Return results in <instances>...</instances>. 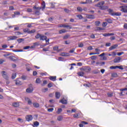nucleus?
Here are the masks:
<instances>
[{
	"label": "nucleus",
	"mask_w": 127,
	"mask_h": 127,
	"mask_svg": "<svg viewBox=\"0 0 127 127\" xmlns=\"http://www.w3.org/2000/svg\"><path fill=\"white\" fill-rule=\"evenodd\" d=\"M63 120V117L61 116L58 117V121H59V122H61V121H62Z\"/></svg>",
	"instance_id": "obj_34"
},
{
	"label": "nucleus",
	"mask_w": 127,
	"mask_h": 127,
	"mask_svg": "<svg viewBox=\"0 0 127 127\" xmlns=\"http://www.w3.org/2000/svg\"><path fill=\"white\" fill-rule=\"evenodd\" d=\"M9 40H15V39H17V37L16 36H11L8 37Z\"/></svg>",
	"instance_id": "obj_11"
},
{
	"label": "nucleus",
	"mask_w": 127,
	"mask_h": 127,
	"mask_svg": "<svg viewBox=\"0 0 127 127\" xmlns=\"http://www.w3.org/2000/svg\"><path fill=\"white\" fill-rule=\"evenodd\" d=\"M47 39V37L46 36H44L43 35H41V37L40 38V40H43L44 41V40H46Z\"/></svg>",
	"instance_id": "obj_12"
},
{
	"label": "nucleus",
	"mask_w": 127,
	"mask_h": 127,
	"mask_svg": "<svg viewBox=\"0 0 127 127\" xmlns=\"http://www.w3.org/2000/svg\"><path fill=\"white\" fill-rule=\"evenodd\" d=\"M61 56H64V57H67V56H70V55H69V53H61L60 54Z\"/></svg>",
	"instance_id": "obj_16"
},
{
	"label": "nucleus",
	"mask_w": 127,
	"mask_h": 127,
	"mask_svg": "<svg viewBox=\"0 0 127 127\" xmlns=\"http://www.w3.org/2000/svg\"><path fill=\"white\" fill-rule=\"evenodd\" d=\"M84 74L85 73L83 71H80L77 73V75H78V76H80L81 77H83V76H84Z\"/></svg>",
	"instance_id": "obj_25"
},
{
	"label": "nucleus",
	"mask_w": 127,
	"mask_h": 127,
	"mask_svg": "<svg viewBox=\"0 0 127 127\" xmlns=\"http://www.w3.org/2000/svg\"><path fill=\"white\" fill-rule=\"evenodd\" d=\"M69 37H70V36L69 35H65L63 37V39H64V40H66V39H68Z\"/></svg>",
	"instance_id": "obj_31"
},
{
	"label": "nucleus",
	"mask_w": 127,
	"mask_h": 127,
	"mask_svg": "<svg viewBox=\"0 0 127 127\" xmlns=\"http://www.w3.org/2000/svg\"><path fill=\"white\" fill-rule=\"evenodd\" d=\"M108 97H113V93H109L107 94Z\"/></svg>",
	"instance_id": "obj_58"
},
{
	"label": "nucleus",
	"mask_w": 127,
	"mask_h": 127,
	"mask_svg": "<svg viewBox=\"0 0 127 127\" xmlns=\"http://www.w3.org/2000/svg\"><path fill=\"white\" fill-rule=\"evenodd\" d=\"M2 48H4V49H5V48H7V45H3L2 46Z\"/></svg>",
	"instance_id": "obj_61"
},
{
	"label": "nucleus",
	"mask_w": 127,
	"mask_h": 127,
	"mask_svg": "<svg viewBox=\"0 0 127 127\" xmlns=\"http://www.w3.org/2000/svg\"><path fill=\"white\" fill-rule=\"evenodd\" d=\"M53 85H52V83H49L48 84V88H51V87H53Z\"/></svg>",
	"instance_id": "obj_57"
},
{
	"label": "nucleus",
	"mask_w": 127,
	"mask_h": 127,
	"mask_svg": "<svg viewBox=\"0 0 127 127\" xmlns=\"http://www.w3.org/2000/svg\"><path fill=\"white\" fill-rule=\"evenodd\" d=\"M8 59L11 61H13V62H15V61H17V60L14 59V57L10 56L8 57Z\"/></svg>",
	"instance_id": "obj_21"
},
{
	"label": "nucleus",
	"mask_w": 127,
	"mask_h": 127,
	"mask_svg": "<svg viewBox=\"0 0 127 127\" xmlns=\"http://www.w3.org/2000/svg\"><path fill=\"white\" fill-rule=\"evenodd\" d=\"M84 46V44L83 43H80L78 44V47H83Z\"/></svg>",
	"instance_id": "obj_62"
},
{
	"label": "nucleus",
	"mask_w": 127,
	"mask_h": 127,
	"mask_svg": "<svg viewBox=\"0 0 127 127\" xmlns=\"http://www.w3.org/2000/svg\"><path fill=\"white\" fill-rule=\"evenodd\" d=\"M59 49V48L58 47H54L53 50L54 51H57V52H58V50Z\"/></svg>",
	"instance_id": "obj_32"
},
{
	"label": "nucleus",
	"mask_w": 127,
	"mask_h": 127,
	"mask_svg": "<svg viewBox=\"0 0 127 127\" xmlns=\"http://www.w3.org/2000/svg\"><path fill=\"white\" fill-rule=\"evenodd\" d=\"M49 79L51 81H56V76H50Z\"/></svg>",
	"instance_id": "obj_23"
},
{
	"label": "nucleus",
	"mask_w": 127,
	"mask_h": 127,
	"mask_svg": "<svg viewBox=\"0 0 127 127\" xmlns=\"http://www.w3.org/2000/svg\"><path fill=\"white\" fill-rule=\"evenodd\" d=\"M64 10L66 13H69V12H70V10L67 8H64Z\"/></svg>",
	"instance_id": "obj_50"
},
{
	"label": "nucleus",
	"mask_w": 127,
	"mask_h": 127,
	"mask_svg": "<svg viewBox=\"0 0 127 127\" xmlns=\"http://www.w3.org/2000/svg\"><path fill=\"white\" fill-rule=\"evenodd\" d=\"M124 28H125L126 29H127V23H126V24H124Z\"/></svg>",
	"instance_id": "obj_64"
},
{
	"label": "nucleus",
	"mask_w": 127,
	"mask_h": 127,
	"mask_svg": "<svg viewBox=\"0 0 127 127\" xmlns=\"http://www.w3.org/2000/svg\"><path fill=\"white\" fill-rule=\"evenodd\" d=\"M1 75L2 77L5 79V80H8V75H7V72L5 71H1Z\"/></svg>",
	"instance_id": "obj_3"
},
{
	"label": "nucleus",
	"mask_w": 127,
	"mask_h": 127,
	"mask_svg": "<svg viewBox=\"0 0 127 127\" xmlns=\"http://www.w3.org/2000/svg\"><path fill=\"white\" fill-rule=\"evenodd\" d=\"M56 99H60L61 94L59 92H56L55 94Z\"/></svg>",
	"instance_id": "obj_15"
},
{
	"label": "nucleus",
	"mask_w": 127,
	"mask_h": 127,
	"mask_svg": "<svg viewBox=\"0 0 127 127\" xmlns=\"http://www.w3.org/2000/svg\"><path fill=\"white\" fill-rule=\"evenodd\" d=\"M15 84H16V85H17V86H20L21 85H22V83L21 82V81L19 80V79L17 78L16 79V80H15Z\"/></svg>",
	"instance_id": "obj_7"
},
{
	"label": "nucleus",
	"mask_w": 127,
	"mask_h": 127,
	"mask_svg": "<svg viewBox=\"0 0 127 127\" xmlns=\"http://www.w3.org/2000/svg\"><path fill=\"white\" fill-rule=\"evenodd\" d=\"M35 29H33V30H32L31 31H29V34H30L31 33H34V32H35Z\"/></svg>",
	"instance_id": "obj_48"
},
{
	"label": "nucleus",
	"mask_w": 127,
	"mask_h": 127,
	"mask_svg": "<svg viewBox=\"0 0 127 127\" xmlns=\"http://www.w3.org/2000/svg\"><path fill=\"white\" fill-rule=\"evenodd\" d=\"M65 32H66V31L65 29H62L59 31V34H62V33H65Z\"/></svg>",
	"instance_id": "obj_24"
},
{
	"label": "nucleus",
	"mask_w": 127,
	"mask_h": 127,
	"mask_svg": "<svg viewBox=\"0 0 127 127\" xmlns=\"http://www.w3.org/2000/svg\"><path fill=\"white\" fill-rule=\"evenodd\" d=\"M117 68H118V66H112L110 67V69H111L112 70H113V69H117Z\"/></svg>",
	"instance_id": "obj_47"
},
{
	"label": "nucleus",
	"mask_w": 127,
	"mask_h": 127,
	"mask_svg": "<svg viewBox=\"0 0 127 127\" xmlns=\"http://www.w3.org/2000/svg\"><path fill=\"white\" fill-rule=\"evenodd\" d=\"M34 126L35 127H38V126H39V122L37 121L34 122Z\"/></svg>",
	"instance_id": "obj_36"
},
{
	"label": "nucleus",
	"mask_w": 127,
	"mask_h": 127,
	"mask_svg": "<svg viewBox=\"0 0 127 127\" xmlns=\"http://www.w3.org/2000/svg\"><path fill=\"white\" fill-rule=\"evenodd\" d=\"M74 51H75V48L72 49L69 52V53H74Z\"/></svg>",
	"instance_id": "obj_56"
},
{
	"label": "nucleus",
	"mask_w": 127,
	"mask_h": 127,
	"mask_svg": "<svg viewBox=\"0 0 127 127\" xmlns=\"http://www.w3.org/2000/svg\"><path fill=\"white\" fill-rule=\"evenodd\" d=\"M91 60H96V59H97V56H93L91 57Z\"/></svg>",
	"instance_id": "obj_41"
},
{
	"label": "nucleus",
	"mask_w": 127,
	"mask_h": 127,
	"mask_svg": "<svg viewBox=\"0 0 127 127\" xmlns=\"http://www.w3.org/2000/svg\"><path fill=\"white\" fill-rule=\"evenodd\" d=\"M120 8L122 9L121 10V11H122L123 12H125V13L127 12V5L121 6L120 7Z\"/></svg>",
	"instance_id": "obj_4"
},
{
	"label": "nucleus",
	"mask_w": 127,
	"mask_h": 127,
	"mask_svg": "<svg viewBox=\"0 0 127 127\" xmlns=\"http://www.w3.org/2000/svg\"><path fill=\"white\" fill-rule=\"evenodd\" d=\"M91 2H92V0H86V3H91Z\"/></svg>",
	"instance_id": "obj_59"
},
{
	"label": "nucleus",
	"mask_w": 127,
	"mask_h": 127,
	"mask_svg": "<svg viewBox=\"0 0 127 127\" xmlns=\"http://www.w3.org/2000/svg\"><path fill=\"white\" fill-rule=\"evenodd\" d=\"M103 36L107 37V36H112L113 35H115L114 33H104L102 34Z\"/></svg>",
	"instance_id": "obj_14"
},
{
	"label": "nucleus",
	"mask_w": 127,
	"mask_h": 127,
	"mask_svg": "<svg viewBox=\"0 0 127 127\" xmlns=\"http://www.w3.org/2000/svg\"><path fill=\"white\" fill-rule=\"evenodd\" d=\"M96 54H97V55H99V54H100V53L97 52V53H90L89 54V55H96Z\"/></svg>",
	"instance_id": "obj_40"
},
{
	"label": "nucleus",
	"mask_w": 127,
	"mask_h": 127,
	"mask_svg": "<svg viewBox=\"0 0 127 127\" xmlns=\"http://www.w3.org/2000/svg\"><path fill=\"white\" fill-rule=\"evenodd\" d=\"M42 7H37L36 6H34L33 7V9H34L35 11L36 10H40V9H41L42 8V10H44V9H45V1H43L42 3Z\"/></svg>",
	"instance_id": "obj_1"
},
{
	"label": "nucleus",
	"mask_w": 127,
	"mask_h": 127,
	"mask_svg": "<svg viewBox=\"0 0 127 127\" xmlns=\"http://www.w3.org/2000/svg\"><path fill=\"white\" fill-rule=\"evenodd\" d=\"M96 30H103V28L100 27H97L96 28Z\"/></svg>",
	"instance_id": "obj_60"
},
{
	"label": "nucleus",
	"mask_w": 127,
	"mask_h": 127,
	"mask_svg": "<svg viewBox=\"0 0 127 127\" xmlns=\"http://www.w3.org/2000/svg\"><path fill=\"white\" fill-rule=\"evenodd\" d=\"M106 21L108 22V23H113V20L110 18L106 19H105Z\"/></svg>",
	"instance_id": "obj_26"
},
{
	"label": "nucleus",
	"mask_w": 127,
	"mask_h": 127,
	"mask_svg": "<svg viewBox=\"0 0 127 127\" xmlns=\"http://www.w3.org/2000/svg\"><path fill=\"white\" fill-rule=\"evenodd\" d=\"M62 112V109L59 108L58 109L57 114H59L60 113H61Z\"/></svg>",
	"instance_id": "obj_54"
},
{
	"label": "nucleus",
	"mask_w": 127,
	"mask_h": 127,
	"mask_svg": "<svg viewBox=\"0 0 127 127\" xmlns=\"http://www.w3.org/2000/svg\"><path fill=\"white\" fill-rule=\"evenodd\" d=\"M12 105L13 107H14L15 108H17L19 106V103L18 102H14Z\"/></svg>",
	"instance_id": "obj_18"
},
{
	"label": "nucleus",
	"mask_w": 127,
	"mask_h": 127,
	"mask_svg": "<svg viewBox=\"0 0 127 127\" xmlns=\"http://www.w3.org/2000/svg\"><path fill=\"white\" fill-rule=\"evenodd\" d=\"M108 11L111 13V15H116V16H120V15H122V13L121 12H113V9H109Z\"/></svg>",
	"instance_id": "obj_2"
},
{
	"label": "nucleus",
	"mask_w": 127,
	"mask_h": 127,
	"mask_svg": "<svg viewBox=\"0 0 127 127\" xmlns=\"http://www.w3.org/2000/svg\"><path fill=\"white\" fill-rule=\"evenodd\" d=\"M112 77H118V74L116 72H114L112 73Z\"/></svg>",
	"instance_id": "obj_33"
},
{
	"label": "nucleus",
	"mask_w": 127,
	"mask_h": 127,
	"mask_svg": "<svg viewBox=\"0 0 127 127\" xmlns=\"http://www.w3.org/2000/svg\"><path fill=\"white\" fill-rule=\"evenodd\" d=\"M81 71H85V72H90L91 68L88 66H85L81 68Z\"/></svg>",
	"instance_id": "obj_5"
},
{
	"label": "nucleus",
	"mask_w": 127,
	"mask_h": 127,
	"mask_svg": "<svg viewBox=\"0 0 127 127\" xmlns=\"http://www.w3.org/2000/svg\"><path fill=\"white\" fill-rule=\"evenodd\" d=\"M96 65H99L100 66H103V65H105L104 62H98L96 63Z\"/></svg>",
	"instance_id": "obj_20"
},
{
	"label": "nucleus",
	"mask_w": 127,
	"mask_h": 127,
	"mask_svg": "<svg viewBox=\"0 0 127 127\" xmlns=\"http://www.w3.org/2000/svg\"><path fill=\"white\" fill-rule=\"evenodd\" d=\"M14 14H15V15H20V12H18V11H15L14 12Z\"/></svg>",
	"instance_id": "obj_52"
},
{
	"label": "nucleus",
	"mask_w": 127,
	"mask_h": 127,
	"mask_svg": "<svg viewBox=\"0 0 127 127\" xmlns=\"http://www.w3.org/2000/svg\"><path fill=\"white\" fill-rule=\"evenodd\" d=\"M77 17H78L79 19H82L83 18V16L81 14H79L77 15Z\"/></svg>",
	"instance_id": "obj_46"
},
{
	"label": "nucleus",
	"mask_w": 127,
	"mask_h": 127,
	"mask_svg": "<svg viewBox=\"0 0 127 127\" xmlns=\"http://www.w3.org/2000/svg\"><path fill=\"white\" fill-rule=\"evenodd\" d=\"M118 46H119L118 44H115V45L110 47L109 48L110 51H111V50H114V49H116V48H117V47H118Z\"/></svg>",
	"instance_id": "obj_10"
},
{
	"label": "nucleus",
	"mask_w": 127,
	"mask_h": 127,
	"mask_svg": "<svg viewBox=\"0 0 127 127\" xmlns=\"http://www.w3.org/2000/svg\"><path fill=\"white\" fill-rule=\"evenodd\" d=\"M41 82V80L39 78H37L36 80V84H40V83Z\"/></svg>",
	"instance_id": "obj_35"
},
{
	"label": "nucleus",
	"mask_w": 127,
	"mask_h": 127,
	"mask_svg": "<svg viewBox=\"0 0 127 127\" xmlns=\"http://www.w3.org/2000/svg\"><path fill=\"white\" fill-rule=\"evenodd\" d=\"M66 28L67 29H72V26L69 25H66Z\"/></svg>",
	"instance_id": "obj_49"
},
{
	"label": "nucleus",
	"mask_w": 127,
	"mask_h": 127,
	"mask_svg": "<svg viewBox=\"0 0 127 127\" xmlns=\"http://www.w3.org/2000/svg\"><path fill=\"white\" fill-rule=\"evenodd\" d=\"M73 118H74V119H78L79 114H76L73 115Z\"/></svg>",
	"instance_id": "obj_39"
},
{
	"label": "nucleus",
	"mask_w": 127,
	"mask_h": 127,
	"mask_svg": "<svg viewBox=\"0 0 127 127\" xmlns=\"http://www.w3.org/2000/svg\"><path fill=\"white\" fill-rule=\"evenodd\" d=\"M29 48H30V46H28L24 47L23 49H24V50H27V49H29Z\"/></svg>",
	"instance_id": "obj_51"
},
{
	"label": "nucleus",
	"mask_w": 127,
	"mask_h": 127,
	"mask_svg": "<svg viewBox=\"0 0 127 127\" xmlns=\"http://www.w3.org/2000/svg\"><path fill=\"white\" fill-rule=\"evenodd\" d=\"M77 9L78 11H80V12L83 11V9L81 8V7H77Z\"/></svg>",
	"instance_id": "obj_45"
},
{
	"label": "nucleus",
	"mask_w": 127,
	"mask_h": 127,
	"mask_svg": "<svg viewBox=\"0 0 127 127\" xmlns=\"http://www.w3.org/2000/svg\"><path fill=\"white\" fill-rule=\"evenodd\" d=\"M60 102L62 103L64 105H67V100H66L64 98L61 100Z\"/></svg>",
	"instance_id": "obj_17"
},
{
	"label": "nucleus",
	"mask_w": 127,
	"mask_h": 127,
	"mask_svg": "<svg viewBox=\"0 0 127 127\" xmlns=\"http://www.w3.org/2000/svg\"><path fill=\"white\" fill-rule=\"evenodd\" d=\"M49 48V47H48V48H44L43 49V51H45V52H46V51H48V49Z\"/></svg>",
	"instance_id": "obj_63"
},
{
	"label": "nucleus",
	"mask_w": 127,
	"mask_h": 127,
	"mask_svg": "<svg viewBox=\"0 0 127 127\" xmlns=\"http://www.w3.org/2000/svg\"><path fill=\"white\" fill-rule=\"evenodd\" d=\"M33 105L35 108H39V104L37 103H34Z\"/></svg>",
	"instance_id": "obj_28"
},
{
	"label": "nucleus",
	"mask_w": 127,
	"mask_h": 127,
	"mask_svg": "<svg viewBox=\"0 0 127 127\" xmlns=\"http://www.w3.org/2000/svg\"><path fill=\"white\" fill-rule=\"evenodd\" d=\"M54 110V109L53 108H49L48 109V112H49V113H51L53 112Z\"/></svg>",
	"instance_id": "obj_44"
},
{
	"label": "nucleus",
	"mask_w": 127,
	"mask_h": 127,
	"mask_svg": "<svg viewBox=\"0 0 127 127\" xmlns=\"http://www.w3.org/2000/svg\"><path fill=\"white\" fill-rule=\"evenodd\" d=\"M35 11V14H37V15H39V14H40V10H37Z\"/></svg>",
	"instance_id": "obj_42"
},
{
	"label": "nucleus",
	"mask_w": 127,
	"mask_h": 127,
	"mask_svg": "<svg viewBox=\"0 0 127 127\" xmlns=\"http://www.w3.org/2000/svg\"><path fill=\"white\" fill-rule=\"evenodd\" d=\"M114 63H120L121 62V57H118L114 60Z\"/></svg>",
	"instance_id": "obj_9"
},
{
	"label": "nucleus",
	"mask_w": 127,
	"mask_h": 127,
	"mask_svg": "<svg viewBox=\"0 0 127 127\" xmlns=\"http://www.w3.org/2000/svg\"><path fill=\"white\" fill-rule=\"evenodd\" d=\"M11 78L13 79H15V78H16V73H12Z\"/></svg>",
	"instance_id": "obj_29"
},
{
	"label": "nucleus",
	"mask_w": 127,
	"mask_h": 127,
	"mask_svg": "<svg viewBox=\"0 0 127 127\" xmlns=\"http://www.w3.org/2000/svg\"><path fill=\"white\" fill-rule=\"evenodd\" d=\"M88 18L94 19V18H95V16H94V15H88Z\"/></svg>",
	"instance_id": "obj_38"
},
{
	"label": "nucleus",
	"mask_w": 127,
	"mask_h": 127,
	"mask_svg": "<svg viewBox=\"0 0 127 127\" xmlns=\"http://www.w3.org/2000/svg\"><path fill=\"white\" fill-rule=\"evenodd\" d=\"M32 119H33V118L31 115H28L26 117V120L27 122H30V121H32Z\"/></svg>",
	"instance_id": "obj_8"
},
{
	"label": "nucleus",
	"mask_w": 127,
	"mask_h": 127,
	"mask_svg": "<svg viewBox=\"0 0 127 127\" xmlns=\"http://www.w3.org/2000/svg\"><path fill=\"white\" fill-rule=\"evenodd\" d=\"M101 23L100 22V21H96L95 22V25H96V26H99V25H100V24Z\"/></svg>",
	"instance_id": "obj_43"
},
{
	"label": "nucleus",
	"mask_w": 127,
	"mask_h": 127,
	"mask_svg": "<svg viewBox=\"0 0 127 127\" xmlns=\"http://www.w3.org/2000/svg\"><path fill=\"white\" fill-rule=\"evenodd\" d=\"M23 31L25 32V33H28L29 34V29L28 28H24L23 29Z\"/></svg>",
	"instance_id": "obj_30"
},
{
	"label": "nucleus",
	"mask_w": 127,
	"mask_h": 127,
	"mask_svg": "<svg viewBox=\"0 0 127 127\" xmlns=\"http://www.w3.org/2000/svg\"><path fill=\"white\" fill-rule=\"evenodd\" d=\"M14 9V7L13 6H10L9 7V10H13Z\"/></svg>",
	"instance_id": "obj_55"
},
{
	"label": "nucleus",
	"mask_w": 127,
	"mask_h": 127,
	"mask_svg": "<svg viewBox=\"0 0 127 127\" xmlns=\"http://www.w3.org/2000/svg\"><path fill=\"white\" fill-rule=\"evenodd\" d=\"M124 53H124V52L118 53H117V55L118 56H121V55H123V54H124Z\"/></svg>",
	"instance_id": "obj_53"
},
{
	"label": "nucleus",
	"mask_w": 127,
	"mask_h": 127,
	"mask_svg": "<svg viewBox=\"0 0 127 127\" xmlns=\"http://www.w3.org/2000/svg\"><path fill=\"white\" fill-rule=\"evenodd\" d=\"M23 40H24V39H22V38H20V39L17 40V42H18V43H21V42H22V41H23Z\"/></svg>",
	"instance_id": "obj_37"
},
{
	"label": "nucleus",
	"mask_w": 127,
	"mask_h": 127,
	"mask_svg": "<svg viewBox=\"0 0 127 127\" xmlns=\"http://www.w3.org/2000/svg\"><path fill=\"white\" fill-rule=\"evenodd\" d=\"M26 91L27 93H32L33 92V88L29 87L26 89Z\"/></svg>",
	"instance_id": "obj_13"
},
{
	"label": "nucleus",
	"mask_w": 127,
	"mask_h": 127,
	"mask_svg": "<svg viewBox=\"0 0 127 127\" xmlns=\"http://www.w3.org/2000/svg\"><path fill=\"white\" fill-rule=\"evenodd\" d=\"M41 36V34H39V33H38L36 36H35V38L36 39H40V37Z\"/></svg>",
	"instance_id": "obj_27"
},
{
	"label": "nucleus",
	"mask_w": 127,
	"mask_h": 127,
	"mask_svg": "<svg viewBox=\"0 0 127 127\" xmlns=\"http://www.w3.org/2000/svg\"><path fill=\"white\" fill-rule=\"evenodd\" d=\"M108 8H109V6H105V5H102L101 6H100V9H102L103 10H104L105 9H108Z\"/></svg>",
	"instance_id": "obj_19"
},
{
	"label": "nucleus",
	"mask_w": 127,
	"mask_h": 127,
	"mask_svg": "<svg viewBox=\"0 0 127 127\" xmlns=\"http://www.w3.org/2000/svg\"><path fill=\"white\" fill-rule=\"evenodd\" d=\"M25 101H28V104L29 105H31V104H32V101H31V100L30 99H29V98H25Z\"/></svg>",
	"instance_id": "obj_22"
},
{
	"label": "nucleus",
	"mask_w": 127,
	"mask_h": 127,
	"mask_svg": "<svg viewBox=\"0 0 127 127\" xmlns=\"http://www.w3.org/2000/svg\"><path fill=\"white\" fill-rule=\"evenodd\" d=\"M104 4H105V1H102L101 2H99L98 3L96 4L95 5V6H97V7H99V8H101V6L104 5Z\"/></svg>",
	"instance_id": "obj_6"
}]
</instances>
